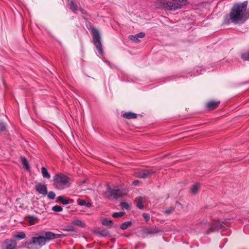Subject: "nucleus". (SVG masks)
Returning <instances> with one entry per match:
<instances>
[{
    "label": "nucleus",
    "mask_w": 249,
    "mask_h": 249,
    "mask_svg": "<svg viewBox=\"0 0 249 249\" xmlns=\"http://www.w3.org/2000/svg\"><path fill=\"white\" fill-rule=\"evenodd\" d=\"M136 36H137L138 37V38H143V37H144V36H145V34H144V33H143V32H141V33H139V34H137L136 35Z\"/></svg>",
    "instance_id": "e433bc0d"
},
{
    "label": "nucleus",
    "mask_w": 249,
    "mask_h": 249,
    "mask_svg": "<svg viewBox=\"0 0 249 249\" xmlns=\"http://www.w3.org/2000/svg\"><path fill=\"white\" fill-rule=\"evenodd\" d=\"M17 246L16 242L12 239H7L3 243L2 249H15Z\"/></svg>",
    "instance_id": "1a4fd4ad"
},
{
    "label": "nucleus",
    "mask_w": 249,
    "mask_h": 249,
    "mask_svg": "<svg viewBox=\"0 0 249 249\" xmlns=\"http://www.w3.org/2000/svg\"><path fill=\"white\" fill-rule=\"evenodd\" d=\"M174 1L178 2V3L181 4L182 6L185 5L187 2L186 0H172Z\"/></svg>",
    "instance_id": "f704fd0d"
},
{
    "label": "nucleus",
    "mask_w": 249,
    "mask_h": 249,
    "mask_svg": "<svg viewBox=\"0 0 249 249\" xmlns=\"http://www.w3.org/2000/svg\"><path fill=\"white\" fill-rule=\"evenodd\" d=\"M160 7L169 10H176L181 8L182 5L179 3H174L170 1L161 0L160 2Z\"/></svg>",
    "instance_id": "423d86ee"
},
{
    "label": "nucleus",
    "mask_w": 249,
    "mask_h": 249,
    "mask_svg": "<svg viewBox=\"0 0 249 249\" xmlns=\"http://www.w3.org/2000/svg\"><path fill=\"white\" fill-rule=\"evenodd\" d=\"M41 173L42 176L44 178L48 179L50 178L51 176L50 174L48 173L47 169L45 167H42L41 168Z\"/></svg>",
    "instance_id": "a211bd4d"
},
{
    "label": "nucleus",
    "mask_w": 249,
    "mask_h": 249,
    "mask_svg": "<svg viewBox=\"0 0 249 249\" xmlns=\"http://www.w3.org/2000/svg\"><path fill=\"white\" fill-rule=\"evenodd\" d=\"M129 38L130 40L134 41L136 43H139L140 42V40L138 38L136 35L135 36H129Z\"/></svg>",
    "instance_id": "c85d7f7f"
},
{
    "label": "nucleus",
    "mask_w": 249,
    "mask_h": 249,
    "mask_svg": "<svg viewBox=\"0 0 249 249\" xmlns=\"http://www.w3.org/2000/svg\"><path fill=\"white\" fill-rule=\"evenodd\" d=\"M63 234H55L52 231H46L43 235L36 234L26 242V245H33L36 247L41 248L45 245L46 242L50 240L63 237Z\"/></svg>",
    "instance_id": "f03ea898"
},
{
    "label": "nucleus",
    "mask_w": 249,
    "mask_h": 249,
    "mask_svg": "<svg viewBox=\"0 0 249 249\" xmlns=\"http://www.w3.org/2000/svg\"><path fill=\"white\" fill-rule=\"evenodd\" d=\"M124 213V212H122L114 213L112 214V217L114 218L120 217L123 216Z\"/></svg>",
    "instance_id": "cd10ccee"
},
{
    "label": "nucleus",
    "mask_w": 249,
    "mask_h": 249,
    "mask_svg": "<svg viewBox=\"0 0 249 249\" xmlns=\"http://www.w3.org/2000/svg\"><path fill=\"white\" fill-rule=\"evenodd\" d=\"M96 232L102 236H107L109 235V232L105 229H98L96 231Z\"/></svg>",
    "instance_id": "dca6fc26"
},
{
    "label": "nucleus",
    "mask_w": 249,
    "mask_h": 249,
    "mask_svg": "<svg viewBox=\"0 0 249 249\" xmlns=\"http://www.w3.org/2000/svg\"><path fill=\"white\" fill-rule=\"evenodd\" d=\"M143 203V198L142 197H139L138 198L137 201V206L140 209H142L143 208V205H142Z\"/></svg>",
    "instance_id": "4be33fe9"
},
{
    "label": "nucleus",
    "mask_w": 249,
    "mask_h": 249,
    "mask_svg": "<svg viewBox=\"0 0 249 249\" xmlns=\"http://www.w3.org/2000/svg\"><path fill=\"white\" fill-rule=\"evenodd\" d=\"M68 5L69 6V8L74 13H76V12L79 10V8L77 4H75L72 0L69 1Z\"/></svg>",
    "instance_id": "ddd939ff"
},
{
    "label": "nucleus",
    "mask_w": 249,
    "mask_h": 249,
    "mask_svg": "<svg viewBox=\"0 0 249 249\" xmlns=\"http://www.w3.org/2000/svg\"><path fill=\"white\" fill-rule=\"evenodd\" d=\"M248 4V1L234 4L229 14L232 23L242 24L249 18V12L247 11Z\"/></svg>",
    "instance_id": "f257e3e1"
},
{
    "label": "nucleus",
    "mask_w": 249,
    "mask_h": 249,
    "mask_svg": "<svg viewBox=\"0 0 249 249\" xmlns=\"http://www.w3.org/2000/svg\"><path fill=\"white\" fill-rule=\"evenodd\" d=\"M143 218L146 220V221H148L150 219V216L148 214L144 213L142 214Z\"/></svg>",
    "instance_id": "c9c22d12"
},
{
    "label": "nucleus",
    "mask_w": 249,
    "mask_h": 249,
    "mask_svg": "<svg viewBox=\"0 0 249 249\" xmlns=\"http://www.w3.org/2000/svg\"><path fill=\"white\" fill-rule=\"evenodd\" d=\"M175 207H171L170 208H166L163 211V213L166 215H168L171 214L175 211Z\"/></svg>",
    "instance_id": "aec40b11"
},
{
    "label": "nucleus",
    "mask_w": 249,
    "mask_h": 249,
    "mask_svg": "<svg viewBox=\"0 0 249 249\" xmlns=\"http://www.w3.org/2000/svg\"><path fill=\"white\" fill-rule=\"evenodd\" d=\"M102 224L103 225L111 228L113 226L112 221L108 218H104L102 220Z\"/></svg>",
    "instance_id": "4468645a"
},
{
    "label": "nucleus",
    "mask_w": 249,
    "mask_h": 249,
    "mask_svg": "<svg viewBox=\"0 0 249 249\" xmlns=\"http://www.w3.org/2000/svg\"><path fill=\"white\" fill-rule=\"evenodd\" d=\"M79 10H80V11L81 12V13L82 14H86V12H85V11L83 9H82L81 8H79Z\"/></svg>",
    "instance_id": "a19ab883"
},
{
    "label": "nucleus",
    "mask_w": 249,
    "mask_h": 249,
    "mask_svg": "<svg viewBox=\"0 0 249 249\" xmlns=\"http://www.w3.org/2000/svg\"><path fill=\"white\" fill-rule=\"evenodd\" d=\"M52 210L54 212H60L62 211L63 209L61 206L55 205L53 207Z\"/></svg>",
    "instance_id": "c756f323"
},
{
    "label": "nucleus",
    "mask_w": 249,
    "mask_h": 249,
    "mask_svg": "<svg viewBox=\"0 0 249 249\" xmlns=\"http://www.w3.org/2000/svg\"><path fill=\"white\" fill-rule=\"evenodd\" d=\"M175 207H177L178 206H180L182 208V205L178 201H176L175 204Z\"/></svg>",
    "instance_id": "58836bf2"
},
{
    "label": "nucleus",
    "mask_w": 249,
    "mask_h": 249,
    "mask_svg": "<svg viewBox=\"0 0 249 249\" xmlns=\"http://www.w3.org/2000/svg\"><path fill=\"white\" fill-rule=\"evenodd\" d=\"M86 204V202L85 200H80L79 202H78V204L80 206H84L85 205V204Z\"/></svg>",
    "instance_id": "4c0bfd02"
},
{
    "label": "nucleus",
    "mask_w": 249,
    "mask_h": 249,
    "mask_svg": "<svg viewBox=\"0 0 249 249\" xmlns=\"http://www.w3.org/2000/svg\"><path fill=\"white\" fill-rule=\"evenodd\" d=\"M64 231H74L75 227L72 224L71 225H67L64 229H62Z\"/></svg>",
    "instance_id": "5701e85b"
},
{
    "label": "nucleus",
    "mask_w": 249,
    "mask_h": 249,
    "mask_svg": "<svg viewBox=\"0 0 249 249\" xmlns=\"http://www.w3.org/2000/svg\"><path fill=\"white\" fill-rule=\"evenodd\" d=\"M155 171L150 170H141L135 173V176L139 178H146L150 177Z\"/></svg>",
    "instance_id": "6e6552de"
},
{
    "label": "nucleus",
    "mask_w": 249,
    "mask_h": 249,
    "mask_svg": "<svg viewBox=\"0 0 249 249\" xmlns=\"http://www.w3.org/2000/svg\"><path fill=\"white\" fill-rule=\"evenodd\" d=\"M25 236V234L23 232H18L15 235V237L18 239H24Z\"/></svg>",
    "instance_id": "393cba45"
},
{
    "label": "nucleus",
    "mask_w": 249,
    "mask_h": 249,
    "mask_svg": "<svg viewBox=\"0 0 249 249\" xmlns=\"http://www.w3.org/2000/svg\"><path fill=\"white\" fill-rule=\"evenodd\" d=\"M133 182H134V184H136L137 183H138L139 182V181L138 180H135Z\"/></svg>",
    "instance_id": "79ce46f5"
},
{
    "label": "nucleus",
    "mask_w": 249,
    "mask_h": 249,
    "mask_svg": "<svg viewBox=\"0 0 249 249\" xmlns=\"http://www.w3.org/2000/svg\"><path fill=\"white\" fill-rule=\"evenodd\" d=\"M107 193L109 194L110 196L113 197L116 199L123 196H125L127 193V191L125 189H112L109 186L107 187Z\"/></svg>",
    "instance_id": "0eeeda50"
},
{
    "label": "nucleus",
    "mask_w": 249,
    "mask_h": 249,
    "mask_svg": "<svg viewBox=\"0 0 249 249\" xmlns=\"http://www.w3.org/2000/svg\"><path fill=\"white\" fill-rule=\"evenodd\" d=\"M73 226H76L81 228H85L86 226V224L78 219H74L71 221Z\"/></svg>",
    "instance_id": "9b49d317"
},
{
    "label": "nucleus",
    "mask_w": 249,
    "mask_h": 249,
    "mask_svg": "<svg viewBox=\"0 0 249 249\" xmlns=\"http://www.w3.org/2000/svg\"><path fill=\"white\" fill-rule=\"evenodd\" d=\"M36 189L40 194L44 196L47 194V188L45 184L39 183L36 186Z\"/></svg>",
    "instance_id": "9d476101"
},
{
    "label": "nucleus",
    "mask_w": 249,
    "mask_h": 249,
    "mask_svg": "<svg viewBox=\"0 0 249 249\" xmlns=\"http://www.w3.org/2000/svg\"><path fill=\"white\" fill-rule=\"evenodd\" d=\"M200 225L204 230H206L208 229L207 233L216 231H223L228 226V224L227 223H224L219 221L211 224L204 220L200 223Z\"/></svg>",
    "instance_id": "20e7f679"
},
{
    "label": "nucleus",
    "mask_w": 249,
    "mask_h": 249,
    "mask_svg": "<svg viewBox=\"0 0 249 249\" xmlns=\"http://www.w3.org/2000/svg\"><path fill=\"white\" fill-rule=\"evenodd\" d=\"M162 231L156 227L146 229L145 231V232L148 234H155Z\"/></svg>",
    "instance_id": "2eb2a0df"
},
{
    "label": "nucleus",
    "mask_w": 249,
    "mask_h": 249,
    "mask_svg": "<svg viewBox=\"0 0 249 249\" xmlns=\"http://www.w3.org/2000/svg\"><path fill=\"white\" fill-rule=\"evenodd\" d=\"M121 207L124 208V209H125L126 210H127L129 209V205L128 204L126 203V202H122L121 203Z\"/></svg>",
    "instance_id": "72a5a7b5"
},
{
    "label": "nucleus",
    "mask_w": 249,
    "mask_h": 249,
    "mask_svg": "<svg viewBox=\"0 0 249 249\" xmlns=\"http://www.w3.org/2000/svg\"><path fill=\"white\" fill-rule=\"evenodd\" d=\"M123 116L124 118H127V119H134L137 117L136 114L131 112H126V113H124L123 115Z\"/></svg>",
    "instance_id": "f3484780"
},
{
    "label": "nucleus",
    "mask_w": 249,
    "mask_h": 249,
    "mask_svg": "<svg viewBox=\"0 0 249 249\" xmlns=\"http://www.w3.org/2000/svg\"><path fill=\"white\" fill-rule=\"evenodd\" d=\"M21 162L23 166H24V167L25 168V169H26L27 170L29 169L28 162L26 158L22 157L21 158Z\"/></svg>",
    "instance_id": "a878e982"
},
{
    "label": "nucleus",
    "mask_w": 249,
    "mask_h": 249,
    "mask_svg": "<svg viewBox=\"0 0 249 249\" xmlns=\"http://www.w3.org/2000/svg\"><path fill=\"white\" fill-rule=\"evenodd\" d=\"M91 31L93 36V41L94 44L98 50L99 53L100 55H102L103 53V50L100 32L95 28H92Z\"/></svg>",
    "instance_id": "39448f33"
},
{
    "label": "nucleus",
    "mask_w": 249,
    "mask_h": 249,
    "mask_svg": "<svg viewBox=\"0 0 249 249\" xmlns=\"http://www.w3.org/2000/svg\"><path fill=\"white\" fill-rule=\"evenodd\" d=\"M242 58L245 60L249 61V53L243 54L242 55Z\"/></svg>",
    "instance_id": "473e14b6"
},
{
    "label": "nucleus",
    "mask_w": 249,
    "mask_h": 249,
    "mask_svg": "<svg viewBox=\"0 0 249 249\" xmlns=\"http://www.w3.org/2000/svg\"><path fill=\"white\" fill-rule=\"evenodd\" d=\"M85 205L88 208H90L91 206V205L90 203H87V202H86V204H85Z\"/></svg>",
    "instance_id": "ea45409f"
},
{
    "label": "nucleus",
    "mask_w": 249,
    "mask_h": 249,
    "mask_svg": "<svg viewBox=\"0 0 249 249\" xmlns=\"http://www.w3.org/2000/svg\"><path fill=\"white\" fill-rule=\"evenodd\" d=\"M26 220L30 225H33L36 223V218L33 216H29Z\"/></svg>",
    "instance_id": "6ab92c4d"
},
{
    "label": "nucleus",
    "mask_w": 249,
    "mask_h": 249,
    "mask_svg": "<svg viewBox=\"0 0 249 249\" xmlns=\"http://www.w3.org/2000/svg\"><path fill=\"white\" fill-rule=\"evenodd\" d=\"M71 184L70 178L63 174L58 173L53 177V186L56 189H64L69 187Z\"/></svg>",
    "instance_id": "7ed1b4c3"
},
{
    "label": "nucleus",
    "mask_w": 249,
    "mask_h": 249,
    "mask_svg": "<svg viewBox=\"0 0 249 249\" xmlns=\"http://www.w3.org/2000/svg\"><path fill=\"white\" fill-rule=\"evenodd\" d=\"M48 197L50 199H53L55 197V194L53 192L51 191L48 194Z\"/></svg>",
    "instance_id": "7c9ffc66"
},
{
    "label": "nucleus",
    "mask_w": 249,
    "mask_h": 249,
    "mask_svg": "<svg viewBox=\"0 0 249 249\" xmlns=\"http://www.w3.org/2000/svg\"><path fill=\"white\" fill-rule=\"evenodd\" d=\"M131 224V223L129 221L125 222L121 225L120 228L122 230H125L129 226H130Z\"/></svg>",
    "instance_id": "bb28decb"
},
{
    "label": "nucleus",
    "mask_w": 249,
    "mask_h": 249,
    "mask_svg": "<svg viewBox=\"0 0 249 249\" xmlns=\"http://www.w3.org/2000/svg\"><path fill=\"white\" fill-rule=\"evenodd\" d=\"M57 201L61 202L63 205H67L69 204V201L67 199H64L63 196H59L57 198Z\"/></svg>",
    "instance_id": "b1692460"
},
{
    "label": "nucleus",
    "mask_w": 249,
    "mask_h": 249,
    "mask_svg": "<svg viewBox=\"0 0 249 249\" xmlns=\"http://www.w3.org/2000/svg\"><path fill=\"white\" fill-rule=\"evenodd\" d=\"M199 188V184L198 183L195 184L192 186L190 189L191 193L195 194L197 193Z\"/></svg>",
    "instance_id": "412c9836"
},
{
    "label": "nucleus",
    "mask_w": 249,
    "mask_h": 249,
    "mask_svg": "<svg viewBox=\"0 0 249 249\" xmlns=\"http://www.w3.org/2000/svg\"><path fill=\"white\" fill-rule=\"evenodd\" d=\"M219 104V102L211 101L207 103L206 107L209 109L212 110L216 108L218 106Z\"/></svg>",
    "instance_id": "f8f14e48"
},
{
    "label": "nucleus",
    "mask_w": 249,
    "mask_h": 249,
    "mask_svg": "<svg viewBox=\"0 0 249 249\" xmlns=\"http://www.w3.org/2000/svg\"><path fill=\"white\" fill-rule=\"evenodd\" d=\"M6 131V126L4 123H0V132H3Z\"/></svg>",
    "instance_id": "2f4dec72"
}]
</instances>
